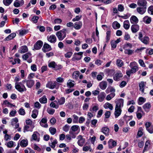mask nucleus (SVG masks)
Wrapping results in <instances>:
<instances>
[{
  "label": "nucleus",
  "instance_id": "obj_1",
  "mask_svg": "<svg viewBox=\"0 0 153 153\" xmlns=\"http://www.w3.org/2000/svg\"><path fill=\"white\" fill-rule=\"evenodd\" d=\"M129 65L131 69L127 71L126 72V74L128 76H130L131 74L134 73L138 70V65L136 62H131Z\"/></svg>",
  "mask_w": 153,
  "mask_h": 153
},
{
  "label": "nucleus",
  "instance_id": "obj_2",
  "mask_svg": "<svg viewBox=\"0 0 153 153\" xmlns=\"http://www.w3.org/2000/svg\"><path fill=\"white\" fill-rule=\"evenodd\" d=\"M66 30L63 29L56 32V35L59 41L63 40L65 37L66 35Z\"/></svg>",
  "mask_w": 153,
  "mask_h": 153
},
{
  "label": "nucleus",
  "instance_id": "obj_3",
  "mask_svg": "<svg viewBox=\"0 0 153 153\" xmlns=\"http://www.w3.org/2000/svg\"><path fill=\"white\" fill-rule=\"evenodd\" d=\"M15 88L19 91L22 92L27 90L25 85L21 82H16L15 84Z\"/></svg>",
  "mask_w": 153,
  "mask_h": 153
},
{
  "label": "nucleus",
  "instance_id": "obj_4",
  "mask_svg": "<svg viewBox=\"0 0 153 153\" xmlns=\"http://www.w3.org/2000/svg\"><path fill=\"white\" fill-rule=\"evenodd\" d=\"M58 86V83L56 82H48L46 85V87L51 89H53Z\"/></svg>",
  "mask_w": 153,
  "mask_h": 153
},
{
  "label": "nucleus",
  "instance_id": "obj_5",
  "mask_svg": "<svg viewBox=\"0 0 153 153\" xmlns=\"http://www.w3.org/2000/svg\"><path fill=\"white\" fill-rule=\"evenodd\" d=\"M40 134L37 131H35L32 135L31 138V141L35 140L39 142L40 140Z\"/></svg>",
  "mask_w": 153,
  "mask_h": 153
},
{
  "label": "nucleus",
  "instance_id": "obj_6",
  "mask_svg": "<svg viewBox=\"0 0 153 153\" xmlns=\"http://www.w3.org/2000/svg\"><path fill=\"white\" fill-rule=\"evenodd\" d=\"M123 100L122 99H120L117 100L116 102V104L115 108L121 109L123 106Z\"/></svg>",
  "mask_w": 153,
  "mask_h": 153
},
{
  "label": "nucleus",
  "instance_id": "obj_7",
  "mask_svg": "<svg viewBox=\"0 0 153 153\" xmlns=\"http://www.w3.org/2000/svg\"><path fill=\"white\" fill-rule=\"evenodd\" d=\"M123 76V74L121 73V72L120 71H118L113 76L114 79L115 81H118Z\"/></svg>",
  "mask_w": 153,
  "mask_h": 153
},
{
  "label": "nucleus",
  "instance_id": "obj_8",
  "mask_svg": "<svg viewBox=\"0 0 153 153\" xmlns=\"http://www.w3.org/2000/svg\"><path fill=\"white\" fill-rule=\"evenodd\" d=\"M47 121V119L46 118H43L40 121L39 124L42 127L47 128L48 126Z\"/></svg>",
  "mask_w": 153,
  "mask_h": 153
},
{
  "label": "nucleus",
  "instance_id": "obj_9",
  "mask_svg": "<svg viewBox=\"0 0 153 153\" xmlns=\"http://www.w3.org/2000/svg\"><path fill=\"white\" fill-rule=\"evenodd\" d=\"M146 7H137L136 10L139 13L142 15L146 12Z\"/></svg>",
  "mask_w": 153,
  "mask_h": 153
},
{
  "label": "nucleus",
  "instance_id": "obj_10",
  "mask_svg": "<svg viewBox=\"0 0 153 153\" xmlns=\"http://www.w3.org/2000/svg\"><path fill=\"white\" fill-rule=\"evenodd\" d=\"M48 41L52 43H54L56 41V38L54 35H51L47 36Z\"/></svg>",
  "mask_w": 153,
  "mask_h": 153
},
{
  "label": "nucleus",
  "instance_id": "obj_11",
  "mask_svg": "<svg viewBox=\"0 0 153 153\" xmlns=\"http://www.w3.org/2000/svg\"><path fill=\"white\" fill-rule=\"evenodd\" d=\"M146 85V82L142 81L139 84V90L141 91L142 93H143L144 91V89Z\"/></svg>",
  "mask_w": 153,
  "mask_h": 153
},
{
  "label": "nucleus",
  "instance_id": "obj_12",
  "mask_svg": "<svg viewBox=\"0 0 153 153\" xmlns=\"http://www.w3.org/2000/svg\"><path fill=\"white\" fill-rule=\"evenodd\" d=\"M78 138L79 139L77 142L78 145L80 146H82L85 142V139L83 138L81 135L79 136Z\"/></svg>",
  "mask_w": 153,
  "mask_h": 153
},
{
  "label": "nucleus",
  "instance_id": "obj_13",
  "mask_svg": "<svg viewBox=\"0 0 153 153\" xmlns=\"http://www.w3.org/2000/svg\"><path fill=\"white\" fill-rule=\"evenodd\" d=\"M42 50L44 52H45L51 50L52 48L50 45L45 43L44 45Z\"/></svg>",
  "mask_w": 153,
  "mask_h": 153
},
{
  "label": "nucleus",
  "instance_id": "obj_14",
  "mask_svg": "<svg viewBox=\"0 0 153 153\" xmlns=\"http://www.w3.org/2000/svg\"><path fill=\"white\" fill-rule=\"evenodd\" d=\"M105 94L104 92H101L98 96V101L100 102H102L105 98Z\"/></svg>",
  "mask_w": 153,
  "mask_h": 153
},
{
  "label": "nucleus",
  "instance_id": "obj_15",
  "mask_svg": "<svg viewBox=\"0 0 153 153\" xmlns=\"http://www.w3.org/2000/svg\"><path fill=\"white\" fill-rule=\"evenodd\" d=\"M28 51V49L26 45H23L20 48L18 51L21 53H23L27 52Z\"/></svg>",
  "mask_w": 153,
  "mask_h": 153
},
{
  "label": "nucleus",
  "instance_id": "obj_16",
  "mask_svg": "<svg viewBox=\"0 0 153 153\" xmlns=\"http://www.w3.org/2000/svg\"><path fill=\"white\" fill-rule=\"evenodd\" d=\"M43 42L41 41H38L34 45V48L36 50H39L41 48Z\"/></svg>",
  "mask_w": 153,
  "mask_h": 153
},
{
  "label": "nucleus",
  "instance_id": "obj_17",
  "mask_svg": "<svg viewBox=\"0 0 153 153\" xmlns=\"http://www.w3.org/2000/svg\"><path fill=\"white\" fill-rule=\"evenodd\" d=\"M108 147L109 148L111 149L116 146L117 143L112 139H110L108 142Z\"/></svg>",
  "mask_w": 153,
  "mask_h": 153
},
{
  "label": "nucleus",
  "instance_id": "obj_18",
  "mask_svg": "<svg viewBox=\"0 0 153 153\" xmlns=\"http://www.w3.org/2000/svg\"><path fill=\"white\" fill-rule=\"evenodd\" d=\"M34 126L32 125H27L25 126L24 129V132H25L26 131H32Z\"/></svg>",
  "mask_w": 153,
  "mask_h": 153
},
{
  "label": "nucleus",
  "instance_id": "obj_19",
  "mask_svg": "<svg viewBox=\"0 0 153 153\" xmlns=\"http://www.w3.org/2000/svg\"><path fill=\"white\" fill-rule=\"evenodd\" d=\"M100 88L102 90L106 89L107 86V83L105 81H102L100 82L99 84Z\"/></svg>",
  "mask_w": 153,
  "mask_h": 153
},
{
  "label": "nucleus",
  "instance_id": "obj_20",
  "mask_svg": "<svg viewBox=\"0 0 153 153\" xmlns=\"http://www.w3.org/2000/svg\"><path fill=\"white\" fill-rule=\"evenodd\" d=\"M131 29L132 32L135 33L137 32L139 29V26L137 25H133L131 27Z\"/></svg>",
  "mask_w": 153,
  "mask_h": 153
},
{
  "label": "nucleus",
  "instance_id": "obj_21",
  "mask_svg": "<svg viewBox=\"0 0 153 153\" xmlns=\"http://www.w3.org/2000/svg\"><path fill=\"white\" fill-rule=\"evenodd\" d=\"M109 129L107 127H104L101 129V131L106 136L109 135Z\"/></svg>",
  "mask_w": 153,
  "mask_h": 153
},
{
  "label": "nucleus",
  "instance_id": "obj_22",
  "mask_svg": "<svg viewBox=\"0 0 153 153\" xmlns=\"http://www.w3.org/2000/svg\"><path fill=\"white\" fill-rule=\"evenodd\" d=\"M147 3L146 0H138L137 1V5L142 7H146Z\"/></svg>",
  "mask_w": 153,
  "mask_h": 153
},
{
  "label": "nucleus",
  "instance_id": "obj_23",
  "mask_svg": "<svg viewBox=\"0 0 153 153\" xmlns=\"http://www.w3.org/2000/svg\"><path fill=\"white\" fill-rule=\"evenodd\" d=\"M122 112L121 109L116 108H115V111L114 112V114L115 118H117L121 114Z\"/></svg>",
  "mask_w": 153,
  "mask_h": 153
},
{
  "label": "nucleus",
  "instance_id": "obj_24",
  "mask_svg": "<svg viewBox=\"0 0 153 153\" xmlns=\"http://www.w3.org/2000/svg\"><path fill=\"white\" fill-rule=\"evenodd\" d=\"M34 84V81L32 79H28L27 80L26 83L27 86L29 88H31Z\"/></svg>",
  "mask_w": 153,
  "mask_h": 153
},
{
  "label": "nucleus",
  "instance_id": "obj_25",
  "mask_svg": "<svg viewBox=\"0 0 153 153\" xmlns=\"http://www.w3.org/2000/svg\"><path fill=\"white\" fill-rule=\"evenodd\" d=\"M143 21L146 24H149L152 21V18L148 16H146L143 18Z\"/></svg>",
  "mask_w": 153,
  "mask_h": 153
},
{
  "label": "nucleus",
  "instance_id": "obj_26",
  "mask_svg": "<svg viewBox=\"0 0 153 153\" xmlns=\"http://www.w3.org/2000/svg\"><path fill=\"white\" fill-rule=\"evenodd\" d=\"M130 22L132 24L137 23L138 22V19L137 18L134 16H131L130 18Z\"/></svg>",
  "mask_w": 153,
  "mask_h": 153
},
{
  "label": "nucleus",
  "instance_id": "obj_27",
  "mask_svg": "<svg viewBox=\"0 0 153 153\" xmlns=\"http://www.w3.org/2000/svg\"><path fill=\"white\" fill-rule=\"evenodd\" d=\"M151 107V104L150 103H147L145 104L143 106V108L146 111H148L149 110Z\"/></svg>",
  "mask_w": 153,
  "mask_h": 153
},
{
  "label": "nucleus",
  "instance_id": "obj_28",
  "mask_svg": "<svg viewBox=\"0 0 153 153\" xmlns=\"http://www.w3.org/2000/svg\"><path fill=\"white\" fill-rule=\"evenodd\" d=\"M82 26V22H79L78 23L76 22L74 23V27L76 30H79L81 28Z\"/></svg>",
  "mask_w": 153,
  "mask_h": 153
},
{
  "label": "nucleus",
  "instance_id": "obj_29",
  "mask_svg": "<svg viewBox=\"0 0 153 153\" xmlns=\"http://www.w3.org/2000/svg\"><path fill=\"white\" fill-rule=\"evenodd\" d=\"M115 91V89L111 86L108 87L105 90V92L107 94H108L109 92L114 93Z\"/></svg>",
  "mask_w": 153,
  "mask_h": 153
},
{
  "label": "nucleus",
  "instance_id": "obj_30",
  "mask_svg": "<svg viewBox=\"0 0 153 153\" xmlns=\"http://www.w3.org/2000/svg\"><path fill=\"white\" fill-rule=\"evenodd\" d=\"M112 27L114 29H117L120 27V24L117 21L113 22L112 24Z\"/></svg>",
  "mask_w": 153,
  "mask_h": 153
},
{
  "label": "nucleus",
  "instance_id": "obj_31",
  "mask_svg": "<svg viewBox=\"0 0 153 153\" xmlns=\"http://www.w3.org/2000/svg\"><path fill=\"white\" fill-rule=\"evenodd\" d=\"M142 42L145 44H147L149 43V38L148 36H144L140 40Z\"/></svg>",
  "mask_w": 153,
  "mask_h": 153
},
{
  "label": "nucleus",
  "instance_id": "obj_32",
  "mask_svg": "<svg viewBox=\"0 0 153 153\" xmlns=\"http://www.w3.org/2000/svg\"><path fill=\"white\" fill-rule=\"evenodd\" d=\"M57 143V141L56 139L54 140L53 141H51L49 143V146L52 148H54L56 146V145Z\"/></svg>",
  "mask_w": 153,
  "mask_h": 153
},
{
  "label": "nucleus",
  "instance_id": "obj_33",
  "mask_svg": "<svg viewBox=\"0 0 153 153\" xmlns=\"http://www.w3.org/2000/svg\"><path fill=\"white\" fill-rule=\"evenodd\" d=\"M129 27L130 24L129 21L128 20L124 21L123 22V27L126 30H128L129 28Z\"/></svg>",
  "mask_w": 153,
  "mask_h": 153
},
{
  "label": "nucleus",
  "instance_id": "obj_34",
  "mask_svg": "<svg viewBox=\"0 0 153 153\" xmlns=\"http://www.w3.org/2000/svg\"><path fill=\"white\" fill-rule=\"evenodd\" d=\"M115 95V93H112L109 94L108 95L106 98V100L108 101L111 100Z\"/></svg>",
  "mask_w": 153,
  "mask_h": 153
},
{
  "label": "nucleus",
  "instance_id": "obj_35",
  "mask_svg": "<svg viewBox=\"0 0 153 153\" xmlns=\"http://www.w3.org/2000/svg\"><path fill=\"white\" fill-rule=\"evenodd\" d=\"M16 36V34L15 33H13L10 34L5 39L6 40H9L12 39Z\"/></svg>",
  "mask_w": 153,
  "mask_h": 153
},
{
  "label": "nucleus",
  "instance_id": "obj_36",
  "mask_svg": "<svg viewBox=\"0 0 153 153\" xmlns=\"http://www.w3.org/2000/svg\"><path fill=\"white\" fill-rule=\"evenodd\" d=\"M74 81L71 80H69L67 83V86L68 87L71 88L74 86Z\"/></svg>",
  "mask_w": 153,
  "mask_h": 153
},
{
  "label": "nucleus",
  "instance_id": "obj_37",
  "mask_svg": "<svg viewBox=\"0 0 153 153\" xmlns=\"http://www.w3.org/2000/svg\"><path fill=\"white\" fill-rule=\"evenodd\" d=\"M104 107L105 109L109 108L110 110H111L113 109L112 105L108 102L106 103L104 105Z\"/></svg>",
  "mask_w": 153,
  "mask_h": 153
},
{
  "label": "nucleus",
  "instance_id": "obj_38",
  "mask_svg": "<svg viewBox=\"0 0 153 153\" xmlns=\"http://www.w3.org/2000/svg\"><path fill=\"white\" fill-rule=\"evenodd\" d=\"M20 144L22 147H26L27 145V140H22L20 142Z\"/></svg>",
  "mask_w": 153,
  "mask_h": 153
},
{
  "label": "nucleus",
  "instance_id": "obj_39",
  "mask_svg": "<svg viewBox=\"0 0 153 153\" xmlns=\"http://www.w3.org/2000/svg\"><path fill=\"white\" fill-rule=\"evenodd\" d=\"M39 101L41 103H45L47 102V99L45 96H44L39 99Z\"/></svg>",
  "mask_w": 153,
  "mask_h": 153
},
{
  "label": "nucleus",
  "instance_id": "obj_40",
  "mask_svg": "<svg viewBox=\"0 0 153 153\" xmlns=\"http://www.w3.org/2000/svg\"><path fill=\"white\" fill-rule=\"evenodd\" d=\"M82 150L84 152H87L89 150L91 152L92 151V149L90 146H84L82 148Z\"/></svg>",
  "mask_w": 153,
  "mask_h": 153
},
{
  "label": "nucleus",
  "instance_id": "obj_41",
  "mask_svg": "<svg viewBox=\"0 0 153 153\" xmlns=\"http://www.w3.org/2000/svg\"><path fill=\"white\" fill-rule=\"evenodd\" d=\"M38 111L37 110L35 109L33 111L32 114L31 115L32 117L34 119L36 118L38 114Z\"/></svg>",
  "mask_w": 153,
  "mask_h": 153
},
{
  "label": "nucleus",
  "instance_id": "obj_42",
  "mask_svg": "<svg viewBox=\"0 0 153 153\" xmlns=\"http://www.w3.org/2000/svg\"><path fill=\"white\" fill-rule=\"evenodd\" d=\"M65 102V99L64 97H62L58 100V103L59 105L63 104Z\"/></svg>",
  "mask_w": 153,
  "mask_h": 153
},
{
  "label": "nucleus",
  "instance_id": "obj_43",
  "mask_svg": "<svg viewBox=\"0 0 153 153\" xmlns=\"http://www.w3.org/2000/svg\"><path fill=\"white\" fill-rule=\"evenodd\" d=\"M31 54L30 52H28L25 53V54H23L22 56V58L24 60H26L29 56H31Z\"/></svg>",
  "mask_w": 153,
  "mask_h": 153
},
{
  "label": "nucleus",
  "instance_id": "obj_44",
  "mask_svg": "<svg viewBox=\"0 0 153 153\" xmlns=\"http://www.w3.org/2000/svg\"><path fill=\"white\" fill-rule=\"evenodd\" d=\"M49 131L52 135H54L56 133V130L55 128L51 127L49 128Z\"/></svg>",
  "mask_w": 153,
  "mask_h": 153
},
{
  "label": "nucleus",
  "instance_id": "obj_45",
  "mask_svg": "<svg viewBox=\"0 0 153 153\" xmlns=\"http://www.w3.org/2000/svg\"><path fill=\"white\" fill-rule=\"evenodd\" d=\"M106 42H108L110 39V37L111 34V31H108L106 33Z\"/></svg>",
  "mask_w": 153,
  "mask_h": 153
},
{
  "label": "nucleus",
  "instance_id": "obj_46",
  "mask_svg": "<svg viewBox=\"0 0 153 153\" xmlns=\"http://www.w3.org/2000/svg\"><path fill=\"white\" fill-rule=\"evenodd\" d=\"M138 101L139 102H138L139 104L141 105L146 102V99L143 97H140L139 98Z\"/></svg>",
  "mask_w": 153,
  "mask_h": 153
},
{
  "label": "nucleus",
  "instance_id": "obj_47",
  "mask_svg": "<svg viewBox=\"0 0 153 153\" xmlns=\"http://www.w3.org/2000/svg\"><path fill=\"white\" fill-rule=\"evenodd\" d=\"M79 71H75L73 74L72 76L74 79H77L79 75Z\"/></svg>",
  "mask_w": 153,
  "mask_h": 153
},
{
  "label": "nucleus",
  "instance_id": "obj_48",
  "mask_svg": "<svg viewBox=\"0 0 153 153\" xmlns=\"http://www.w3.org/2000/svg\"><path fill=\"white\" fill-rule=\"evenodd\" d=\"M13 0H3L4 4L6 6H8L12 3Z\"/></svg>",
  "mask_w": 153,
  "mask_h": 153
},
{
  "label": "nucleus",
  "instance_id": "obj_49",
  "mask_svg": "<svg viewBox=\"0 0 153 153\" xmlns=\"http://www.w3.org/2000/svg\"><path fill=\"white\" fill-rule=\"evenodd\" d=\"M116 63L117 66L119 67H121L123 65V62L120 59H117Z\"/></svg>",
  "mask_w": 153,
  "mask_h": 153
},
{
  "label": "nucleus",
  "instance_id": "obj_50",
  "mask_svg": "<svg viewBox=\"0 0 153 153\" xmlns=\"http://www.w3.org/2000/svg\"><path fill=\"white\" fill-rule=\"evenodd\" d=\"M148 12L149 14L153 15V6H150L148 8Z\"/></svg>",
  "mask_w": 153,
  "mask_h": 153
},
{
  "label": "nucleus",
  "instance_id": "obj_51",
  "mask_svg": "<svg viewBox=\"0 0 153 153\" xmlns=\"http://www.w3.org/2000/svg\"><path fill=\"white\" fill-rule=\"evenodd\" d=\"M79 128V126L77 125H74L72 126L71 127V129L72 131H76L78 128Z\"/></svg>",
  "mask_w": 153,
  "mask_h": 153
},
{
  "label": "nucleus",
  "instance_id": "obj_52",
  "mask_svg": "<svg viewBox=\"0 0 153 153\" xmlns=\"http://www.w3.org/2000/svg\"><path fill=\"white\" fill-rule=\"evenodd\" d=\"M18 112L21 115H24L25 114V110L22 108H20Z\"/></svg>",
  "mask_w": 153,
  "mask_h": 153
},
{
  "label": "nucleus",
  "instance_id": "obj_53",
  "mask_svg": "<svg viewBox=\"0 0 153 153\" xmlns=\"http://www.w3.org/2000/svg\"><path fill=\"white\" fill-rule=\"evenodd\" d=\"M72 117H73V123H77L78 120V117L75 114H74L72 116Z\"/></svg>",
  "mask_w": 153,
  "mask_h": 153
},
{
  "label": "nucleus",
  "instance_id": "obj_54",
  "mask_svg": "<svg viewBox=\"0 0 153 153\" xmlns=\"http://www.w3.org/2000/svg\"><path fill=\"white\" fill-rule=\"evenodd\" d=\"M55 110L52 108H48L47 109V111L50 114L52 115L55 112Z\"/></svg>",
  "mask_w": 153,
  "mask_h": 153
},
{
  "label": "nucleus",
  "instance_id": "obj_55",
  "mask_svg": "<svg viewBox=\"0 0 153 153\" xmlns=\"http://www.w3.org/2000/svg\"><path fill=\"white\" fill-rule=\"evenodd\" d=\"M69 128L70 126L66 124L63 127L62 129L64 131L67 132L69 131Z\"/></svg>",
  "mask_w": 153,
  "mask_h": 153
},
{
  "label": "nucleus",
  "instance_id": "obj_56",
  "mask_svg": "<svg viewBox=\"0 0 153 153\" xmlns=\"http://www.w3.org/2000/svg\"><path fill=\"white\" fill-rule=\"evenodd\" d=\"M124 10V7L123 5L121 4H119L118 6V10L120 12H123Z\"/></svg>",
  "mask_w": 153,
  "mask_h": 153
},
{
  "label": "nucleus",
  "instance_id": "obj_57",
  "mask_svg": "<svg viewBox=\"0 0 153 153\" xmlns=\"http://www.w3.org/2000/svg\"><path fill=\"white\" fill-rule=\"evenodd\" d=\"M39 17L38 16H34L32 19V21L34 23H36L37 22Z\"/></svg>",
  "mask_w": 153,
  "mask_h": 153
},
{
  "label": "nucleus",
  "instance_id": "obj_58",
  "mask_svg": "<svg viewBox=\"0 0 153 153\" xmlns=\"http://www.w3.org/2000/svg\"><path fill=\"white\" fill-rule=\"evenodd\" d=\"M13 144L14 143L13 141H11L7 143L6 146L9 148H11L13 147Z\"/></svg>",
  "mask_w": 153,
  "mask_h": 153
},
{
  "label": "nucleus",
  "instance_id": "obj_59",
  "mask_svg": "<svg viewBox=\"0 0 153 153\" xmlns=\"http://www.w3.org/2000/svg\"><path fill=\"white\" fill-rule=\"evenodd\" d=\"M56 65V63L54 62H52L49 63L48 65L49 67H51L54 69Z\"/></svg>",
  "mask_w": 153,
  "mask_h": 153
},
{
  "label": "nucleus",
  "instance_id": "obj_60",
  "mask_svg": "<svg viewBox=\"0 0 153 153\" xmlns=\"http://www.w3.org/2000/svg\"><path fill=\"white\" fill-rule=\"evenodd\" d=\"M50 106L53 108H57L59 107L58 105H56V104L53 102H51L50 105Z\"/></svg>",
  "mask_w": 153,
  "mask_h": 153
},
{
  "label": "nucleus",
  "instance_id": "obj_61",
  "mask_svg": "<svg viewBox=\"0 0 153 153\" xmlns=\"http://www.w3.org/2000/svg\"><path fill=\"white\" fill-rule=\"evenodd\" d=\"M62 20L60 19H56L54 20L53 22L54 24H59L61 23Z\"/></svg>",
  "mask_w": 153,
  "mask_h": 153
},
{
  "label": "nucleus",
  "instance_id": "obj_62",
  "mask_svg": "<svg viewBox=\"0 0 153 153\" xmlns=\"http://www.w3.org/2000/svg\"><path fill=\"white\" fill-rule=\"evenodd\" d=\"M149 145L150 142L149 141H147L145 143V146L143 151H144L145 150H146L148 148V147L149 146Z\"/></svg>",
  "mask_w": 153,
  "mask_h": 153
},
{
  "label": "nucleus",
  "instance_id": "obj_63",
  "mask_svg": "<svg viewBox=\"0 0 153 153\" xmlns=\"http://www.w3.org/2000/svg\"><path fill=\"white\" fill-rule=\"evenodd\" d=\"M72 53L71 52H68L65 54V56L66 58H70L72 55Z\"/></svg>",
  "mask_w": 153,
  "mask_h": 153
},
{
  "label": "nucleus",
  "instance_id": "obj_64",
  "mask_svg": "<svg viewBox=\"0 0 153 153\" xmlns=\"http://www.w3.org/2000/svg\"><path fill=\"white\" fill-rule=\"evenodd\" d=\"M17 112L15 110H13L9 114L10 116L14 117L15 116Z\"/></svg>",
  "mask_w": 153,
  "mask_h": 153
}]
</instances>
